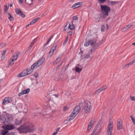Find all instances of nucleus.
<instances>
[{"label": "nucleus", "instance_id": "f257e3e1", "mask_svg": "<svg viewBox=\"0 0 135 135\" xmlns=\"http://www.w3.org/2000/svg\"><path fill=\"white\" fill-rule=\"evenodd\" d=\"M34 129L33 126L32 124L25 123L20 126L17 130L20 133H26L33 132Z\"/></svg>", "mask_w": 135, "mask_h": 135}, {"label": "nucleus", "instance_id": "f03ea898", "mask_svg": "<svg viewBox=\"0 0 135 135\" xmlns=\"http://www.w3.org/2000/svg\"><path fill=\"white\" fill-rule=\"evenodd\" d=\"M91 37L93 39H90L88 41H85L84 44L85 46L87 47L89 45L92 46L95 45L97 42L99 41V39L98 37L97 34L96 33H93L92 32H91L88 35L86 39H88V38L90 37L91 38Z\"/></svg>", "mask_w": 135, "mask_h": 135}, {"label": "nucleus", "instance_id": "7ed1b4c3", "mask_svg": "<svg viewBox=\"0 0 135 135\" xmlns=\"http://www.w3.org/2000/svg\"><path fill=\"white\" fill-rule=\"evenodd\" d=\"M101 12L105 16H108L110 11V7L106 5H100Z\"/></svg>", "mask_w": 135, "mask_h": 135}, {"label": "nucleus", "instance_id": "20e7f679", "mask_svg": "<svg viewBox=\"0 0 135 135\" xmlns=\"http://www.w3.org/2000/svg\"><path fill=\"white\" fill-rule=\"evenodd\" d=\"M84 113H89L91 108L90 102L88 100H86L84 103Z\"/></svg>", "mask_w": 135, "mask_h": 135}, {"label": "nucleus", "instance_id": "39448f33", "mask_svg": "<svg viewBox=\"0 0 135 135\" xmlns=\"http://www.w3.org/2000/svg\"><path fill=\"white\" fill-rule=\"evenodd\" d=\"M33 69L31 67V69H26L21 73L19 74L18 75V77H21L30 74L33 71Z\"/></svg>", "mask_w": 135, "mask_h": 135}, {"label": "nucleus", "instance_id": "423d86ee", "mask_svg": "<svg viewBox=\"0 0 135 135\" xmlns=\"http://www.w3.org/2000/svg\"><path fill=\"white\" fill-rule=\"evenodd\" d=\"M45 60V58L44 57H42L37 62L34 63L31 66L32 68L34 69L38 67L43 63Z\"/></svg>", "mask_w": 135, "mask_h": 135}, {"label": "nucleus", "instance_id": "0eeeda50", "mask_svg": "<svg viewBox=\"0 0 135 135\" xmlns=\"http://www.w3.org/2000/svg\"><path fill=\"white\" fill-rule=\"evenodd\" d=\"M12 102V98L9 97H6L3 100L2 105H5L8 103H11Z\"/></svg>", "mask_w": 135, "mask_h": 135}, {"label": "nucleus", "instance_id": "6e6552de", "mask_svg": "<svg viewBox=\"0 0 135 135\" xmlns=\"http://www.w3.org/2000/svg\"><path fill=\"white\" fill-rule=\"evenodd\" d=\"M104 39H102L101 41L98 42L95 46H94L93 47L92 49H91L90 51V52H92L93 51H94L96 49L97 47H98L99 46L101 45L103 42L104 41Z\"/></svg>", "mask_w": 135, "mask_h": 135}, {"label": "nucleus", "instance_id": "1a4fd4ad", "mask_svg": "<svg viewBox=\"0 0 135 135\" xmlns=\"http://www.w3.org/2000/svg\"><path fill=\"white\" fill-rule=\"evenodd\" d=\"M14 126L13 125H6L5 126H3L2 127L4 129L7 130L12 129L14 128Z\"/></svg>", "mask_w": 135, "mask_h": 135}, {"label": "nucleus", "instance_id": "9d476101", "mask_svg": "<svg viewBox=\"0 0 135 135\" xmlns=\"http://www.w3.org/2000/svg\"><path fill=\"white\" fill-rule=\"evenodd\" d=\"M15 11L17 14L21 16L22 17L24 18L25 17V15L22 13L20 9L18 8H16L15 9Z\"/></svg>", "mask_w": 135, "mask_h": 135}, {"label": "nucleus", "instance_id": "9b49d317", "mask_svg": "<svg viewBox=\"0 0 135 135\" xmlns=\"http://www.w3.org/2000/svg\"><path fill=\"white\" fill-rule=\"evenodd\" d=\"M15 56V55H13L8 61V65L7 66V68L9 67V66L11 67L14 64L13 61H15L13 59V58Z\"/></svg>", "mask_w": 135, "mask_h": 135}, {"label": "nucleus", "instance_id": "f8f14e48", "mask_svg": "<svg viewBox=\"0 0 135 135\" xmlns=\"http://www.w3.org/2000/svg\"><path fill=\"white\" fill-rule=\"evenodd\" d=\"M95 122L94 119H92L90 122L87 128V131H89Z\"/></svg>", "mask_w": 135, "mask_h": 135}, {"label": "nucleus", "instance_id": "ddd939ff", "mask_svg": "<svg viewBox=\"0 0 135 135\" xmlns=\"http://www.w3.org/2000/svg\"><path fill=\"white\" fill-rule=\"evenodd\" d=\"M122 121H118L117 122V129L119 130L122 129Z\"/></svg>", "mask_w": 135, "mask_h": 135}, {"label": "nucleus", "instance_id": "4468645a", "mask_svg": "<svg viewBox=\"0 0 135 135\" xmlns=\"http://www.w3.org/2000/svg\"><path fill=\"white\" fill-rule=\"evenodd\" d=\"M30 91L29 89H27L26 90H24L22 91L19 93L18 96L19 97L21 96L22 95L25 94H28Z\"/></svg>", "mask_w": 135, "mask_h": 135}, {"label": "nucleus", "instance_id": "2eb2a0df", "mask_svg": "<svg viewBox=\"0 0 135 135\" xmlns=\"http://www.w3.org/2000/svg\"><path fill=\"white\" fill-rule=\"evenodd\" d=\"M23 122V119L19 120L18 119H16L15 121V124L16 125H19L21 124Z\"/></svg>", "mask_w": 135, "mask_h": 135}, {"label": "nucleus", "instance_id": "dca6fc26", "mask_svg": "<svg viewBox=\"0 0 135 135\" xmlns=\"http://www.w3.org/2000/svg\"><path fill=\"white\" fill-rule=\"evenodd\" d=\"M80 109V106L77 105L76 106L73 111L75 112V113L77 114L79 113Z\"/></svg>", "mask_w": 135, "mask_h": 135}, {"label": "nucleus", "instance_id": "f3484780", "mask_svg": "<svg viewBox=\"0 0 135 135\" xmlns=\"http://www.w3.org/2000/svg\"><path fill=\"white\" fill-rule=\"evenodd\" d=\"M57 46V44L56 43H54L53 46L51 48L50 52H53V53H54L55 50H56V48Z\"/></svg>", "mask_w": 135, "mask_h": 135}, {"label": "nucleus", "instance_id": "a211bd4d", "mask_svg": "<svg viewBox=\"0 0 135 135\" xmlns=\"http://www.w3.org/2000/svg\"><path fill=\"white\" fill-rule=\"evenodd\" d=\"M80 3V2H79L75 3L72 6V8L73 9H74L79 7L80 6V5L81 4V3Z\"/></svg>", "mask_w": 135, "mask_h": 135}, {"label": "nucleus", "instance_id": "6ab92c4d", "mask_svg": "<svg viewBox=\"0 0 135 135\" xmlns=\"http://www.w3.org/2000/svg\"><path fill=\"white\" fill-rule=\"evenodd\" d=\"M106 89V88H104L103 87H101L95 91V94H98L101 91L105 90Z\"/></svg>", "mask_w": 135, "mask_h": 135}, {"label": "nucleus", "instance_id": "aec40b11", "mask_svg": "<svg viewBox=\"0 0 135 135\" xmlns=\"http://www.w3.org/2000/svg\"><path fill=\"white\" fill-rule=\"evenodd\" d=\"M109 5L112 6L114 5L119 2V1H107Z\"/></svg>", "mask_w": 135, "mask_h": 135}, {"label": "nucleus", "instance_id": "412c9836", "mask_svg": "<svg viewBox=\"0 0 135 135\" xmlns=\"http://www.w3.org/2000/svg\"><path fill=\"white\" fill-rule=\"evenodd\" d=\"M107 16H105L103 14H101L97 18V20L98 21H99L100 20V19H104Z\"/></svg>", "mask_w": 135, "mask_h": 135}, {"label": "nucleus", "instance_id": "4be33fe9", "mask_svg": "<svg viewBox=\"0 0 135 135\" xmlns=\"http://www.w3.org/2000/svg\"><path fill=\"white\" fill-rule=\"evenodd\" d=\"M39 17H38L37 18H35L30 23V25H33V24L35 23L39 19Z\"/></svg>", "mask_w": 135, "mask_h": 135}, {"label": "nucleus", "instance_id": "5701e85b", "mask_svg": "<svg viewBox=\"0 0 135 135\" xmlns=\"http://www.w3.org/2000/svg\"><path fill=\"white\" fill-rule=\"evenodd\" d=\"M61 57V56L60 55L57 58L55 61L53 63L54 64H56L59 62L60 60Z\"/></svg>", "mask_w": 135, "mask_h": 135}, {"label": "nucleus", "instance_id": "b1692460", "mask_svg": "<svg viewBox=\"0 0 135 135\" xmlns=\"http://www.w3.org/2000/svg\"><path fill=\"white\" fill-rule=\"evenodd\" d=\"M74 118H73V117H71L70 116H69L67 118V119L66 120H64V122H66V123H67L69 121L73 119Z\"/></svg>", "mask_w": 135, "mask_h": 135}, {"label": "nucleus", "instance_id": "393cba45", "mask_svg": "<svg viewBox=\"0 0 135 135\" xmlns=\"http://www.w3.org/2000/svg\"><path fill=\"white\" fill-rule=\"evenodd\" d=\"M1 132L2 135H6L8 132V131L4 129L1 130Z\"/></svg>", "mask_w": 135, "mask_h": 135}, {"label": "nucleus", "instance_id": "a878e982", "mask_svg": "<svg viewBox=\"0 0 135 135\" xmlns=\"http://www.w3.org/2000/svg\"><path fill=\"white\" fill-rule=\"evenodd\" d=\"M20 54L19 52H18L15 55V54L13 55H15L14 57H13V59L14 60V61H15L17 59L18 57V56H19Z\"/></svg>", "mask_w": 135, "mask_h": 135}, {"label": "nucleus", "instance_id": "bb28decb", "mask_svg": "<svg viewBox=\"0 0 135 135\" xmlns=\"http://www.w3.org/2000/svg\"><path fill=\"white\" fill-rule=\"evenodd\" d=\"M77 115V114L76 113H75V112L73 111L70 116L71 117H73V118H74Z\"/></svg>", "mask_w": 135, "mask_h": 135}, {"label": "nucleus", "instance_id": "cd10ccee", "mask_svg": "<svg viewBox=\"0 0 135 135\" xmlns=\"http://www.w3.org/2000/svg\"><path fill=\"white\" fill-rule=\"evenodd\" d=\"M82 70V69H80L78 67H77V66H76L75 67V71L76 72L80 73L81 72V71Z\"/></svg>", "mask_w": 135, "mask_h": 135}, {"label": "nucleus", "instance_id": "c85d7f7f", "mask_svg": "<svg viewBox=\"0 0 135 135\" xmlns=\"http://www.w3.org/2000/svg\"><path fill=\"white\" fill-rule=\"evenodd\" d=\"M69 27L70 28V29L71 30H73L74 28V25H71L70 23L69 26Z\"/></svg>", "mask_w": 135, "mask_h": 135}, {"label": "nucleus", "instance_id": "c756f323", "mask_svg": "<svg viewBox=\"0 0 135 135\" xmlns=\"http://www.w3.org/2000/svg\"><path fill=\"white\" fill-rule=\"evenodd\" d=\"M11 118L8 117H7L5 118L6 122H9L11 121Z\"/></svg>", "mask_w": 135, "mask_h": 135}, {"label": "nucleus", "instance_id": "7c9ffc66", "mask_svg": "<svg viewBox=\"0 0 135 135\" xmlns=\"http://www.w3.org/2000/svg\"><path fill=\"white\" fill-rule=\"evenodd\" d=\"M8 15L9 16V19L10 21H13L14 20V18L12 16V15L9 13H8Z\"/></svg>", "mask_w": 135, "mask_h": 135}, {"label": "nucleus", "instance_id": "2f4dec72", "mask_svg": "<svg viewBox=\"0 0 135 135\" xmlns=\"http://www.w3.org/2000/svg\"><path fill=\"white\" fill-rule=\"evenodd\" d=\"M92 53V52H90V51L89 53L87 54L85 57V58L86 59L88 58L90 55Z\"/></svg>", "mask_w": 135, "mask_h": 135}, {"label": "nucleus", "instance_id": "473e14b6", "mask_svg": "<svg viewBox=\"0 0 135 135\" xmlns=\"http://www.w3.org/2000/svg\"><path fill=\"white\" fill-rule=\"evenodd\" d=\"M128 29V28L126 26L125 27L122 28L121 29V30H122V31L123 32L126 31Z\"/></svg>", "mask_w": 135, "mask_h": 135}, {"label": "nucleus", "instance_id": "72a5a7b5", "mask_svg": "<svg viewBox=\"0 0 135 135\" xmlns=\"http://www.w3.org/2000/svg\"><path fill=\"white\" fill-rule=\"evenodd\" d=\"M9 7L7 6H6L4 7V10L5 12H6L8 9Z\"/></svg>", "mask_w": 135, "mask_h": 135}, {"label": "nucleus", "instance_id": "f704fd0d", "mask_svg": "<svg viewBox=\"0 0 135 135\" xmlns=\"http://www.w3.org/2000/svg\"><path fill=\"white\" fill-rule=\"evenodd\" d=\"M131 117L133 124H135V119L132 116H131Z\"/></svg>", "mask_w": 135, "mask_h": 135}, {"label": "nucleus", "instance_id": "c9c22d12", "mask_svg": "<svg viewBox=\"0 0 135 135\" xmlns=\"http://www.w3.org/2000/svg\"><path fill=\"white\" fill-rule=\"evenodd\" d=\"M131 62H130L129 63L126 64L125 65L124 67H128L129 66L132 65Z\"/></svg>", "mask_w": 135, "mask_h": 135}, {"label": "nucleus", "instance_id": "e433bc0d", "mask_svg": "<svg viewBox=\"0 0 135 135\" xmlns=\"http://www.w3.org/2000/svg\"><path fill=\"white\" fill-rule=\"evenodd\" d=\"M78 17L76 16H74L73 17V20H78Z\"/></svg>", "mask_w": 135, "mask_h": 135}, {"label": "nucleus", "instance_id": "4c0bfd02", "mask_svg": "<svg viewBox=\"0 0 135 135\" xmlns=\"http://www.w3.org/2000/svg\"><path fill=\"white\" fill-rule=\"evenodd\" d=\"M68 37H67L65 39V40L64 41V42L63 44H66V42H67L68 41Z\"/></svg>", "mask_w": 135, "mask_h": 135}, {"label": "nucleus", "instance_id": "58836bf2", "mask_svg": "<svg viewBox=\"0 0 135 135\" xmlns=\"http://www.w3.org/2000/svg\"><path fill=\"white\" fill-rule=\"evenodd\" d=\"M6 52V50H4L2 52V55H4Z\"/></svg>", "mask_w": 135, "mask_h": 135}, {"label": "nucleus", "instance_id": "ea45409f", "mask_svg": "<svg viewBox=\"0 0 135 135\" xmlns=\"http://www.w3.org/2000/svg\"><path fill=\"white\" fill-rule=\"evenodd\" d=\"M53 53H53V52H50L48 54V56L50 57L52 55Z\"/></svg>", "mask_w": 135, "mask_h": 135}, {"label": "nucleus", "instance_id": "a19ab883", "mask_svg": "<svg viewBox=\"0 0 135 135\" xmlns=\"http://www.w3.org/2000/svg\"><path fill=\"white\" fill-rule=\"evenodd\" d=\"M98 127V125H96L93 131H94L95 132L97 130Z\"/></svg>", "mask_w": 135, "mask_h": 135}, {"label": "nucleus", "instance_id": "79ce46f5", "mask_svg": "<svg viewBox=\"0 0 135 135\" xmlns=\"http://www.w3.org/2000/svg\"><path fill=\"white\" fill-rule=\"evenodd\" d=\"M62 62L61 63H60L59 64L58 66L56 67V70H57L59 68V67H60V66H61V65H62Z\"/></svg>", "mask_w": 135, "mask_h": 135}, {"label": "nucleus", "instance_id": "37998d69", "mask_svg": "<svg viewBox=\"0 0 135 135\" xmlns=\"http://www.w3.org/2000/svg\"><path fill=\"white\" fill-rule=\"evenodd\" d=\"M6 45V44L5 43H2L1 45V47L2 48L3 47L5 46Z\"/></svg>", "mask_w": 135, "mask_h": 135}, {"label": "nucleus", "instance_id": "c03bdc74", "mask_svg": "<svg viewBox=\"0 0 135 135\" xmlns=\"http://www.w3.org/2000/svg\"><path fill=\"white\" fill-rule=\"evenodd\" d=\"M133 25H128L127 26H126L127 27L128 29L129 28H130Z\"/></svg>", "mask_w": 135, "mask_h": 135}, {"label": "nucleus", "instance_id": "a18cd8bd", "mask_svg": "<svg viewBox=\"0 0 135 135\" xmlns=\"http://www.w3.org/2000/svg\"><path fill=\"white\" fill-rule=\"evenodd\" d=\"M32 46H30L28 48V50L26 52L29 51L31 49Z\"/></svg>", "mask_w": 135, "mask_h": 135}, {"label": "nucleus", "instance_id": "49530a36", "mask_svg": "<svg viewBox=\"0 0 135 135\" xmlns=\"http://www.w3.org/2000/svg\"><path fill=\"white\" fill-rule=\"evenodd\" d=\"M72 34V32L71 31H69L68 33V35H71Z\"/></svg>", "mask_w": 135, "mask_h": 135}, {"label": "nucleus", "instance_id": "de8ad7c7", "mask_svg": "<svg viewBox=\"0 0 135 135\" xmlns=\"http://www.w3.org/2000/svg\"><path fill=\"white\" fill-rule=\"evenodd\" d=\"M68 108L67 107H64L63 108V110L64 111H66L68 109Z\"/></svg>", "mask_w": 135, "mask_h": 135}, {"label": "nucleus", "instance_id": "09e8293b", "mask_svg": "<svg viewBox=\"0 0 135 135\" xmlns=\"http://www.w3.org/2000/svg\"><path fill=\"white\" fill-rule=\"evenodd\" d=\"M60 127L57 128L56 129V131L55 132L57 134L58 132L59 131L60 129Z\"/></svg>", "mask_w": 135, "mask_h": 135}, {"label": "nucleus", "instance_id": "8fccbe9b", "mask_svg": "<svg viewBox=\"0 0 135 135\" xmlns=\"http://www.w3.org/2000/svg\"><path fill=\"white\" fill-rule=\"evenodd\" d=\"M100 1V3H104L107 0H99Z\"/></svg>", "mask_w": 135, "mask_h": 135}, {"label": "nucleus", "instance_id": "3c124183", "mask_svg": "<svg viewBox=\"0 0 135 135\" xmlns=\"http://www.w3.org/2000/svg\"><path fill=\"white\" fill-rule=\"evenodd\" d=\"M131 100L132 101L135 100V99L134 97H131Z\"/></svg>", "mask_w": 135, "mask_h": 135}, {"label": "nucleus", "instance_id": "603ef678", "mask_svg": "<svg viewBox=\"0 0 135 135\" xmlns=\"http://www.w3.org/2000/svg\"><path fill=\"white\" fill-rule=\"evenodd\" d=\"M7 135H15L14 132H12L9 133Z\"/></svg>", "mask_w": 135, "mask_h": 135}, {"label": "nucleus", "instance_id": "864d4df0", "mask_svg": "<svg viewBox=\"0 0 135 135\" xmlns=\"http://www.w3.org/2000/svg\"><path fill=\"white\" fill-rule=\"evenodd\" d=\"M53 37V35H51L49 38L48 40H49V41H50L51 39H52V37Z\"/></svg>", "mask_w": 135, "mask_h": 135}, {"label": "nucleus", "instance_id": "5fc2aeb1", "mask_svg": "<svg viewBox=\"0 0 135 135\" xmlns=\"http://www.w3.org/2000/svg\"><path fill=\"white\" fill-rule=\"evenodd\" d=\"M36 40H37V38H35V39H34L33 40V41H32V42L34 44L36 42Z\"/></svg>", "mask_w": 135, "mask_h": 135}, {"label": "nucleus", "instance_id": "6e6d98bb", "mask_svg": "<svg viewBox=\"0 0 135 135\" xmlns=\"http://www.w3.org/2000/svg\"><path fill=\"white\" fill-rule=\"evenodd\" d=\"M104 26H102L101 28V30L102 31H103L104 30Z\"/></svg>", "mask_w": 135, "mask_h": 135}, {"label": "nucleus", "instance_id": "4d7b16f0", "mask_svg": "<svg viewBox=\"0 0 135 135\" xmlns=\"http://www.w3.org/2000/svg\"><path fill=\"white\" fill-rule=\"evenodd\" d=\"M131 62L132 65L135 62V59L133 60Z\"/></svg>", "mask_w": 135, "mask_h": 135}, {"label": "nucleus", "instance_id": "13d9d810", "mask_svg": "<svg viewBox=\"0 0 135 135\" xmlns=\"http://www.w3.org/2000/svg\"><path fill=\"white\" fill-rule=\"evenodd\" d=\"M50 41L48 40L47 41V42L45 44V45H44V46H46V45H47L49 44V43Z\"/></svg>", "mask_w": 135, "mask_h": 135}, {"label": "nucleus", "instance_id": "bf43d9fd", "mask_svg": "<svg viewBox=\"0 0 135 135\" xmlns=\"http://www.w3.org/2000/svg\"><path fill=\"white\" fill-rule=\"evenodd\" d=\"M5 58V56L4 55H2V56L1 57V59L3 60Z\"/></svg>", "mask_w": 135, "mask_h": 135}, {"label": "nucleus", "instance_id": "052dcab7", "mask_svg": "<svg viewBox=\"0 0 135 135\" xmlns=\"http://www.w3.org/2000/svg\"><path fill=\"white\" fill-rule=\"evenodd\" d=\"M34 76L35 78H36L38 76V74H35Z\"/></svg>", "mask_w": 135, "mask_h": 135}, {"label": "nucleus", "instance_id": "680f3d73", "mask_svg": "<svg viewBox=\"0 0 135 135\" xmlns=\"http://www.w3.org/2000/svg\"><path fill=\"white\" fill-rule=\"evenodd\" d=\"M34 44L32 42L30 46H32L34 45Z\"/></svg>", "mask_w": 135, "mask_h": 135}, {"label": "nucleus", "instance_id": "e2e57ef3", "mask_svg": "<svg viewBox=\"0 0 135 135\" xmlns=\"http://www.w3.org/2000/svg\"><path fill=\"white\" fill-rule=\"evenodd\" d=\"M69 66V64H68L66 66V68H65V70Z\"/></svg>", "mask_w": 135, "mask_h": 135}, {"label": "nucleus", "instance_id": "0e129e2a", "mask_svg": "<svg viewBox=\"0 0 135 135\" xmlns=\"http://www.w3.org/2000/svg\"><path fill=\"white\" fill-rule=\"evenodd\" d=\"M99 132L97 131L96 133L95 134V135H98L99 134Z\"/></svg>", "mask_w": 135, "mask_h": 135}, {"label": "nucleus", "instance_id": "69168bd1", "mask_svg": "<svg viewBox=\"0 0 135 135\" xmlns=\"http://www.w3.org/2000/svg\"><path fill=\"white\" fill-rule=\"evenodd\" d=\"M66 25L65 27H64V30L65 31L66 30H67V27H66Z\"/></svg>", "mask_w": 135, "mask_h": 135}, {"label": "nucleus", "instance_id": "338daca9", "mask_svg": "<svg viewBox=\"0 0 135 135\" xmlns=\"http://www.w3.org/2000/svg\"><path fill=\"white\" fill-rule=\"evenodd\" d=\"M95 131H93L91 134V135H93V134H94V133H95Z\"/></svg>", "mask_w": 135, "mask_h": 135}, {"label": "nucleus", "instance_id": "774afa93", "mask_svg": "<svg viewBox=\"0 0 135 135\" xmlns=\"http://www.w3.org/2000/svg\"><path fill=\"white\" fill-rule=\"evenodd\" d=\"M57 134V133L55 132V133H53L52 135H56Z\"/></svg>", "mask_w": 135, "mask_h": 135}]
</instances>
